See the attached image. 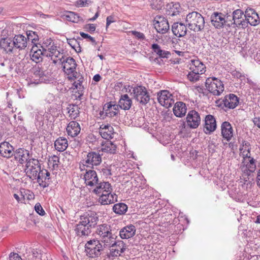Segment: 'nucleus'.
Returning a JSON list of instances; mask_svg holds the SVG:
<instances>
[{"instance_id":"obj_9","label":"nucleus","mask_w":260,"mask_h":260,"mask_svg":"<svg viewBox=\"0 0 260 260\" xmlns=\"http://www.w3.org/2000/svg\"><path fill=\"white\" fill-rule=\"evenodd\" d=\"M80 220L91 229L96 225L99 218L95 212L89 211L81 216Z\"/></svg>"},{"instance_id":"obj_6","label":"nucleus","mask_w":260,"mask_h":260,"mask_svg":"<svg viewBox=\"0 0 260 260\" xmlns=\"http://www.w3.org/2000/svg\"><path fill=\"white\" fill-rule=\"evenodd\" d=\"M244 21L243 23V28H246L248 24L251 26H256L260 23V18L256 11L251 8H247L245 11Z\"/></svg>"},{"instance_id":"obj_56","label":"nucleus","mask_w":260,"mask_h":260,"mask_svg":"<svg viewBox=\"0 0 260 260\" xmlns=\"http://www.w3.org/2000/svg\"><path fill=\"white\" fill-rule=\"evenodd\" d=\"M229 72H230L234 78H239L242 76L241 73L234 70L233 68H230V69H229Z\"/></svg>"},{"instance_id":"obj_21","label":"nucleus","mask_w":260,"mask_h":260,"mask_svg":"<svg viewBox=\"0 0 260 260\" xmlns=\"http://www.w3.org/2000/svg\"><path fill=\"white\" fill-rule=\"evenodd\" d=\"M85 182L86 185L93 186L99 182L98 177L96 173L94 170H89L86 171L84 175Z\"/></svg>"},{"instance_id":"obj_23","label":"nucleus","mask_w":260,"mask_h":260,"mask_svg":"<svg viewBox=\"0 0 260 260\" xmlns=\"http://www.w3.org/2000/svg\"><path fill=\"white\" fill-rule=\"evenodd\" d=\"M136 229L133 224L124 226L119 232V236L122 239H127L133 237L136 234Z\"/></svg>"},{"instance_id":"obj_47","label":"nucleus","mask_w":260,"mask_h":260,"mask_svg":"<svg viewBox=\"0 0 260 260\" xmlns=\"http://www.w3.org/2000/svg\"><path fill=\"white\" fill-rule=\"evenodd\" d=\"M66 19L74 23H78L81 20L80 17L76 13L73 12L68 11L64 15Z\"/></svg>"},{"instance_id":"obj_64","label":"nucleus","mask_w":260,"mask_h":260,"mask_svg":"<svg viewBox=\"0 0 260 260\" xmlns=\"http://www.w3.org/2000/svg\"><path fill=\"white\" fill-rule=\"evenodd\" d=\"M88 3H90V1L88 0H78L77 1L78 5L80 7L87 6L88 5Z\"/></svg>"},{"instance_id":"obj_3","label":"nucleus","mask_w":260,"mask_h":260,"mask_svg":"<svg viewBox=\"0 0 260 260\" xmlns=\"http://www.w3.org/2000/svg\"><path fill=\"white\" fill-rule=\"evenodd\" d=\"M57 60H59L63 65L64 72L69 75V80H74L79 77V76L77 77V72H76L77 64L73 57H68L64 59L63 53H61V55L57 57Z\"/></svg>"},{"instance_id":"obj_42","label":"nucleus","mask_w":260,"mask_h":260,"mask_svg":"<svg viewBox=\"0 0 260 260\" xmlns=\"http://www.w3.org/2000/svg\"><path fill=\"white\" fill-rule=\"evenodd\" d=\"M151 49L153 52L156 53L160 57L168 58L171 54L169 51L161 49L160 47L157 44H153Z\"/></svg>"},{"instance_id":"obj_22","label":"nucleus","mask_w":260,"mask_h":260,"mask_svg":"<svg viewBox=\"0 0 260 260\" xmlns=\"http://www.w3.org/2000/svg\"><path fill=\"white\" fill-rule=\"evenodd\" d=\"M50 175V173L47 170L41 169V170L37 175V177H36V179H37V182L39 184V185L41 186H42L43 188H45L48 186L49 183L47 182L46 181L47 180H49Z\"/></svg>"},{"instance_id":"obj_30","label":"nucleus","mask_w":260,"mask_h":260,"mask_svg":"<svg viewBox=\"0 0 260 260\" xmlns=\"http://www.w3.org/2000/svg\"><path fill=\"white\" fill-rule=\"evenodd\" d=\"M117 237V235L114 233L100 238L99 241H100L105 248L114 247V244H115V240Z\"/></svg>"},{"instance_id":"obj_4","label":"nucleus","mask_w":260,"mask_h":260,"mask_svg":"<svg viewBox=\"0 0 260 260\" xmlns=\"http://www.w3.org/2000/svg\"><path fill=\"white\" fill-rule=\"evenodd\" d=\"M105 248L98 240L88 241L85 244L87 255L90 257L94 258L101 255Z\"/></svg>"},{"instance_id":"obj_20","label":"nucleus","mask_w":260,"mask_h":260,"mask_svg":"<svg viewBox=\"0 0 260 260\" xmlns=\"http://www.w3.org/2000/svg\"><path fill=\"white\" fill-rule=\"evenodd\" d=\"M103 110L106 111V116L110 118L114 117L119 114V109L116 104L112 102L107 103L103 106Z\"/></svg>"},{"instance_id":"obj_27","label":"nucleus","mask_w":260,"mask_h":260,"mask_svg":"<svg viewBox=\"0 0 260 260\" xmlns=\"http://www.w3.org/2000/svg\"><path fill=\"white\" fill-rule=\"evenodd\" d=\"M96 233L99 236L100 239L114 234L111 225L106 223L99 225L97 226Z\"/></svg>"},{"instance_id":"obj_25","label":"nucleus","mask_w":260,"mask_h":260,"mask_svg":"<svg viewBox=\"0 0 260 260\" xmlns=\"http://www.w3.org/2000/svg\"><path fill=\"white\" fill-rule=\"evenodd\" d=\"M206 67L199 59H191L189 63V70L202 75L205 73Z\"/></svg>"},{"instance_id":"obj_26","label":"nucleus","mask_w":260,"mask_h":260,"mask_svg":"<svg viewBox=\"0 0 260 260\" xmlns=\"http://www.w3.org/2000/svg\"><path fill=\"white\" fill-rule=\"evenodd\" d=\"M13 40V45L17 49L19 50L24 49L28 46V41H27L26 38L22 35H16Z\"/></svg>"},{"instance_id":"obj_10","label":"nucleus","mask_w":260,"mask_h":260,"mask_svg":"<svg viewBox=\"0 0 260 260\" xmlns=\"http://www.w3.org/2000/svg\"><path fill=\"white\" fill-rule=\"evenodd\" d=\"M172 95L167 90H162L157 93L159 103L167 108L171 107L174 103Z\"/></svg>"},{"instance_id":"obj_33","label":"nucleus","mask_w":260,"mask_h":260,"mask_svg":"<svg viewBox=\"0 0 260 260\" xmlns=\"http://www.w3.org/2000/svg\"><path fill=\"white\" fill-rule=\"evenodd\" d=\"M132 105V101L128 95L126 94L121 95L120 99L118 102V108L124 110H129Z\"/></svg>"},{"instance_id":"obj_54","label":"nucleus","mask_w":260,"mask_h":260,"mask_svg":"<svg viewBox=\"0 0 260 260\" xmlns=\"http://www.w3.org/2000/svg\"><path fill=\"white\" fill-rule=\"evenodd\" d=\"M35 210L37 213H38L40 215H44L45 214V212L44 210L43 209L41 205L39 203H37L35 206Z\"/></svg>"},{"instance_id":"obj_17","label":"nucleus","mask_w":260,"mask_h":260,"mask_svg":"<svg viewBox=\"0 0 260 260\" xmlns=\"http://www.w3.org/2000/svg\"><path fill=\"white\" fill-rule=\"evenodd\" d=\"M187 25L182 22H175L172 26L173 34L177 37H182L186 35Z\"/></svg>"},{"instance_id":"obj_49","label":"nucleus","mask_w":260,"mask_h":260,"mask_svg":"<svg viewBox=\"0 0 260 260\" xmlns=\"http://www.w3.org/2000/svg\"><path fill=\"white\" fill-rule=\"evenodd\" d=\"M115 246L116 247V249H118V251L120 253L124 252L125 250L127 249L126 244L121 240H115V244H114V247Z\"/></svg>"},{"instance_id":"obj_40","label":"nucleus","mask_w":260,"mask_h":260,"mask_svg":"<svg viewBox=\"0 0 260 260\" xmlns=\"http://www.w3.org/2000/svg\"><path fill=\"white\" fill-rule=\"evenodd\" d=\"M250 150L251 147L250 144L248 142H243L242 147L240 148V155L243 158L242 160L251 157Z\"/></svg>"},{"instance_id":"obj_29","label":"nucleus","mask_w":260,"mask_h":260,"mask_svg":"<svg viewBox=\"0 0 260 260\" xmlns=\"http://www.w3.org/2000/svg\"><path fill=\"white\" fill-rule=\"evenodd\" d=\"M75 231L77 236L80 237L88 236L91 232V228L86 224L81 223L80 220L79 223L76 225Z\"/></svg>"},{"instance_id":"obj_58","label":"nucleus","mask_w":260,"mask_h":260,"mask_svg":"<svg viewBox=\"0 0 260 260\" xmlns=\"http://www.w3.org/2000/svg\"><path fill=\"white\" fill-rule=\"evenodd\" d=\"M51 161L53 162V168H57L58 166V162H59V158L56 155H54L51 157Z\"/></svg>"},{"instance_id":"obj_19","label":"nucleus","mask_w":260,"mask_h":260,"mask_svg":"<svg viewBox=\"0 0 260 260\" xmlns=\"http://www.w3.org/2000/svg\"><path fill=\"white\" fill-rule=\"evenodd\" d=\"M15 159L20 164L27 162L30 159L29 151L24 148H19L14 152Z\"/></svg>"},{"instance_id":"obj_41","label":"nucleus","mask_w":260,"mask_h":260,"mask_svg":"<svg viewBox=\"0 0 260 260\" xmlns=\"http://www.w3.org/2000/svg\"><path fill=\"white\" fill-rule=\"evenodd\" d=\"M113 211L118 215H123L127 211V206L123 203H119L115 204L113 206Z\"/></svg>"},{"instance_id":"obj_11","label":"nucleus","mask_w":260,"mask_h":260,"mask_svg":"<svg viewBox=\"0 0 260 260\" xmlns=\"http://www.w3.org/2000/svg\"><path fill=\"white\" fill-rule=\"evenodd\" d=\"M83 164L84 166L89 167L90 165L98 166L102 162V157L101 155L96 152H90L86 156V157L82 160Z\"/></svg>"},{"instance_id":"obj_60","label":"nucleus","mask_w":260,"mask_h":260,"mask_svg":"<svg viewBox=\"0 0 260 260\" xmlns=\"http://www.w3.org/2000/svg\"><path fill=\"white\" fill-rule=\"evenodd\" d=\"M95 28L96 26L94 24H87L84 27V28L89 31L90 33L94 32L95 30Z\"/></svg>"},{"instance_id":"obj_55","label":"nucleus","mask_w":260,"mask_h":260,"mask_svg":"<svg viewBox=\"0 0 260 260\" xmlns=\"http://www.w3.org/2000/svg\"><path fill=\"white\" fill-rule=\"evenodd\" d=\"M78 76H79V77L76 78V79H78L77 81H75L73 83V86L76 88H80V87L81 86L82 83L83 82V78H82V76L80 74H78L77 73V77H78Z\"/></svg>"},{"instance_id":"obj_7","label":"nucleus","mask_w":260,"mask_h":260,"mask_svg":"<svg viewBox=\"0 0 260 260\" xmlns=\"http://www.w3.org/2000/svg\"><path fill=\"white\" fill-rule=\"evenodd\" d=\"M41 170L40 164L38 159L30 158L26 162L25 172L27 177L34 180Z\"/></svg>"},{"instance_id":"obj_18","label":"nucleus","mask_w":260,"mask_h":260,"mask_svg":"<svg viewBox=\"0 0 260 260\" xmlns=\"http://www.w3.org/2000/svg\"><path fill=\"white\" fill-rule=\"evenodd\" d=\"M216 128V123L214 117L212 115H207L205 118L204 131L206 134H210Z\"/></svg>"},{"instance_id":"obj_36","label":"nucleus","mask_w":260,"mask_h":260,"mask_svg":"<svg viewBox=\"0 0 260 260\" xmlns=\"http://www.w3.org/2000/svg\"><path fill=\"white\" fill-rule=\"evenodd\" d=\"M0 47L7 53H11L14 48L13 40L11 38H3L0 41Z\"/></svg>"},{"instance_id":"obj_52","label":"nucleus","mask_w":260,"mask_h":260,"mask_svg":"<svg viewBox=\"0 0 260 260\" xmlns=\"http://www.w3.org/2000/svg\"><path fill=\"white\" fill-rule=\"evenodd\" d=\"M34 74L36 76L42 77L45 75L44 72L39 66H35L32 68Z\"/></svg>"},{"instance_id":"obj_48","label":"nucleus","mask_w":260,"mask_h":260,"mask_svg":"<svg viewBox=\"0 0 260 260\" xmlns=\"http://www.w3.org/2000/svg\"><path fill=\"white\" fill-rule=\"evenodd\" d=\"M30 192L29 190H25L24 189H21L19 191L20 196L18 194L15 193L13 196L14 198L17 200L18 203H23L25 200V196L26 195V192Z\"/></svg>"},{"instance_id":"obj_31","label":"nucleus","mask_w":260,"mask_h":260,"mask_svg":"<svg viewBox=\"0 0 260 260\" xmlns=\"http://www.w3.org/2000/svg\"><path fill=\"white\" fill-rule=\"evenodd\" d=\"M80 131L81 128L79 124L75 121H71L67 127L68 135L72 137L77 136L80 132Z\"/></svg>"},{"instance_id":"obj_46","label":"nucleus","mask_w":260,"mask_h":260,"mask_svg":"<svg viewBox=\"0 0 260 260\" xmlns=\"http://www.w3.org/2000/svg\"><path fill=\"white\" fill-rule=\"evenodd\" d=\"M45 51L42 50L36 51L33 53H31L30 55L31 56V59L32 61L36 63L40 62L42 60V56H45Z\"/></svg>"},{"instance_id":"obj_57","label":"nucleus","mask_w":260,"mask_h":260,"mask_svg":"<svg viewBox=\"0 0 260 260\" xmlns=\"http://www.w3.org/2000/svg\"><path fill=\"white\" fill-rule=\"evenodd\" d=\"M131 33L138 39L144 40L145 39V35L141 32L137 31H132Z\"/></svg>"},{"instance_id":"obj_37","label":"nucleus","mask_w":260,"mask_h":260,"mask_svg":"<svg viewBox=\"0 0 260 260\" xmlns=\"http://www.w3.org/2000/svg\"><path fill=\"white\" fill-rule=\"evenodd\" d=\"M100 133L102 137L107 140L112 139L115 133L113 128L110 125H105L104 127H101Z\"/></svg>"},{"instance_id":"obj_51","label":"nucleus","mask_w":260,"mask_h":260,"mask_svg":"<svg viewBox=\"0 0 260 260\" xmlns=\"http://www.w3.org/2000/svg\"><path fill=\"white\" fill-rule=\"evenodd\" d=\"M221 134L222 137L228 141V121H224L221 125Z\"/></svg>"},{"instance_id":"obj_44","label":"nucleus","mask_w":260,"mask_h":260,"mask_svg":"<svg viewBox=\"0 0 260 260\" xmlns=\"http://www.w3.org/2000/svg\"><path fill=\"white\" fill-rule=\"evenodd\" d=\"M27 41H28V47L32 44H36L39 41V37L36 32L29 30L26 32Z\"/></svg>"},{"instance_id":"obj_28","label":"nucleus","mask_w":260,"mask_h":260,"mask_svg":"<svg viewBox=\"0 0 260 260\" xmlns=\"http://www.w3.org/2000/svg\"><path fill=\"white\" fill-rule=\"evenodd\" d=\"M13 149V146L8 142H3L0 144V154L4 157L9 158L14 154Z\"/></svg>"},{"instance_id":"obj_16","label":"nucleus","mask_w":260,"mask_h":260,"mask_svg":"<svg viewBox=\"0 0 260 260\" xmlns=\"http://www.w3.org/2000/svg\"><path fill=\"white\" fill-rule=\"evenodd\" d=\"M244 14L243 11L239 9L234 10L232 13V20L231 21V25H233L234 27H241L243 28V23L244 21V19L243 18V15ZM230 24L229 23V26Z\"/></svg>"},{"instance_id":"obj_32","label":"nucleus","mask_w":260,"mask_h":260,"mask_svg":"<svg viewBox=\"0 0 260 260\" xmlns=\"http://www.w3.org/2000/svg\"><path fill=\"white\" fill-rule=\"evenodd\" d=\"M173 110L176 116L182 117L186 113L187 107L185 103L182 102H178L175 104Z\"/></svg>"},{"instance_id":"obj_50","label":"nucleus","mask_w":260,"mask_h":260,"mask_svg":"<svg viewBox=\"0 0 260 260\" xmlns=\"http://www.w3.org/2000/svg\"><path fill=\"white\" fill-rule=\"evenodd\" d=\"M200 75L196 72L190 71L187 74V79L192 82H195L199 80Z\"/></svg>"},{"instance_id":"obj_24","label":"nucleus","mask_w":260,"mask_h":260,"mask_svg":"<svg viewBox=\"0 0 260 260\" xmlns=\"http://www.w3.org/2000/svg\"><path fill=\"white\" fill-rule=\"evenodd\" d=\"M212 24L217 28H220L225 25L226 20L221 13H214L211 16Z\"/></svg>"},{"instance_id":"obj_2","label":"nucleus","mask_w":260,"mask_h":260,"mask_svg":"<svg viewBox=\"0 0 260 260\" xmlns=\"http://www.w3.org/2000/svg\"><path fill=\"white\" fill-rule=\"evenodd\" d=\"M40 47L45 51V55L51 57L54 63H56L57 57L61 55V52L58 49L57 46L55 45L53 40L50 38L44 39Z\"/></svg>"},{"instance_id":"obj_61","label":"nucleus","mask_w":260,"mask_h":260,"mask_svg":"<svg viewBox=\"0 0 260 260\" xmlns=\"http://www.w3.org/2000/svg\"><path fill=\"white\" fill-rule=\"evenodd\" d=\"M68 43L72 47V48L75 49L76 45L77 44V41L75 39H67Z\"/></svg>"},{"instance_id":"obj_5","label":"nucleus","mask_w":260,"mask_h":260,"mask_svg":"<svg viewBox=\"0 0 260 260\" xmlns=\"http://www.w3.org/2000/svg\"><path fill=\"white\" fill-rule=\"evenodd\" d=\"M207 90L215 95H219L224 90L222 81L215 78H209L205 82Z\"/></svg>"},{"instance_id":"obj_34","label":"nucleus","mask_w":260,"mask_h":260,"mask_svg":"<svg viewBox=\"0 0 260 260\" xmlns=\"http://www.w3.org/2000/svg\"><path fill=\"white\" fill-rule=\"evenodd\" d=\"M96 187L94 189L93 192L96 194L103 193L106 191H112L113 189L111 184L108 182H98L95 185Z\"/></svg>"},{"instance_id":"obj_15","label":"nucleus","mask_w":260,"mask_h":260,"mask_svg":"<svg viewBox=\"0 0 260 260\" xmlns=\"http://www.w3.org/2000/svg\"><path fill=\"white\" fill-rule=\"evenodd\" d=\"M256 169L255 160L253 157L242 160L240 169L242 173H250L254 172Z\"/></svg>"},{"instance_id":"obj_39","label":"nucleus","mask_w":260,"mask_h":260,"mask_svg":"<svg viewBox=\"0 0 260 260\" xmlns=\"http://www.w3.org/2000/svg\"><path fill=\"white\" fill-rule=\"evenodd\" d=\"M68 146V140L63 137H59L54 142V147L59 152H63Z\"/></svg>"},{"instance_id":"obj_62","label":"nucleus","mask_w":260,"mask_h":260,"mask_svg":"<svg viewBox=\"0 0 260 260\" xmlns=\"http://www.w3.org/2000/svg\"><path fill=\"white\" fill-rule=\"evenodd\" d=\"M120 255V252L118 251V249L112 248L110 250V253L109 257L110 256L112 257L117 256Z\"/></svg>"},{"instance_id":"obj_12","label":"nucleus","mask_w":260,"mask_h":260,"mask_svg":"<svg viewBox=\"0 0 260 260\" xmlns=\"http://www.w3.org/2000/svg\"><path fill=\"white\" fill-rule=\"evenodd\" d=\"M187 125L191 128H197L200 124L201 118L198 112L195 110L190 111L186 116Z\"/></svg>"},{"instance_id":"obj_38","label":"nucleus","mask_w":260,"mask_h":260,"mask_svg":"<svg viewBox=\"0 0 260 260\" xmlns=\"http://www.w3.org/2000/svg\"><path fill=\"white\" fill-rule=\"evenodd\" d=\"M116 150V146L111 141L106 140L101 144V151L104 152L114 154Z\"/></svg>"},{"instance_id":"obj_53","label":"nucleus","mask_w":260,"mask_h":260,"mask_svg":"<svg viewBox=\"0 0 260 260\" xmlns=\"http://www.w3.org/2000/svg\"><path fill=\"white\" fill-rule=\"evenodd\" d=\"M251 175L250 173H242V175L240 177V182L243 183L244 184L248 185L249 184V176Z\"/></svg>"},{"instance_id":"obj_35","label":"nucleus","mask_w":260,"mask_h":260,"mask_svg":"<svg viewBox=\"0 0 260 260\" xmlns=\"http://www.w3.org/2000/svg\"><path fill=\"white\" fill-rule=\"evenodd\" d=\"M182 8L178 3H172L167 6L166 14L170 16H176L179 14Z\"/></svg>"},{"instance_id":"obj_63","label":"nucleus","mask_w":260,"mask_h":260,"mask_svg":"<svg viewBox=\"0 0 260 260\" xmlns=\"http://www.w3.org/2000/svg\"><path fill=\"white\" fill-rule=\"evenodd\" d=\"M10 260H22L20 256L16 253H11L9 256Z\"/></svg>"},{"instance_id":"obj_14","label":"nucleus","mask_w":260,"mask_h":260,"mask_svg":"<svg viewBox=\"0 0 260 260\" xmlns=\"http://www.w3.org/2000/svg\"><path fill=\"white\" fill-rule=\"evenodd\" d=\"M112 191H106L101 194L99 198V202L102 205H109L114 203L117 201V195Z\"/></svg>"},{"instance_id":"obj_13","label":"nucleus","mask_w":260,"mask_h":260,"mask_svg":"<svg viewBox=\"0 0 260 260\" xmlns=\"http://www.w3.org/2000/svg\"><path fill=\"white\" fill-rule=\"evenodd\" d=\"M155 28L158 32L165 34L169 30L170 26L168 20L164 17L158 16L155 18Z\"/></svg>"},{"instance_id":"obj_1","label":"nucleus","mask_w":260,"mask_h":260,"mask_svg":"<svg viewBox=\"0 0 260 260\" xmlns=\"http://www.w3.org/2000/svg\"><path fill=\"white\" fill-rule=\"evenodd\" d=\"M185 21L189 29L195 32L200 31L205 27L204 18L197 12L193 11L187 14Z\"/></svg>"},{"instance_id":"obj_8","label":"nucleus","mask_w":260,"mask_h":260,"mask_svg":"<svg viewBox=\"0 0 260 260\" xmlns=\"http://www.w3.org/2000/svg\"><path fill=\"white\" fill-rule=\"evenodd\" d=\"M134 98L140 104L145 105L150 100V95L145 87L136 86L133 88Z\"/></svg>"},{"instance_id":"obj_59","label":"nucleus","mask_w":260,"mask_h":260,"mask_svg":"<svg viewBox=\"0 0 260 260\" xmlns=\"http://www.w3.org/2000/svg\"><path fill=\"white\" fill-rule=\"evenodd\" d=\"M80 35L84 39H88L91 42H92L94 44H96L95 39L93 37H92L90 35H89L88 34H86L83 32H80Z\"/></svg>"},{"instance_id":"obj_43","label":"nucleus","mask_w":260,"mask_h":260,"mask_svg":"<svg viewBox=\"0 0 260 260\" xmlns=\"http://www.w3.org/2000/svg\"><path fill=\"white\" fill-rule=\"evenodd\" d=\"M68 110V113L69 114V117L72 119H75L79 116L80 108L76 105L70 104L67 108Z\"/></svg>"},{"instance_id":"obj_45","label":"nucleus","mask_w":260,"mask_h":260,"mask_svg":"<svg viewBox=\"0 0 260 260\" xmlns=\"http://www.w3.org/2000/svg\"><path fill=\"white\" fill-rule=\"evenodd\" d=\"M239 104V98L234 94H229V109H234Z\"/></svg>"}]
</instances>
